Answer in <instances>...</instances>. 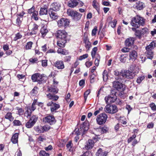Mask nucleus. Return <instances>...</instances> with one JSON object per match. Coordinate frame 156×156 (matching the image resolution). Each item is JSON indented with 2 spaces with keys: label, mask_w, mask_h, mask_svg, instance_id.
I'll return each instance as SVG.
<instances>
[{
  "label": "nucleus",
  "mask_w": 156,
  "mask_h": 156,
  "mask_svg": "<svg viewBox=\"0 0 156 156\" xmlns=\"http://www.w3.org/2000/svg\"><path fill=\"white\" fill-rule=\"evenodd\" d=\"M130 70L131 71L129 70H124L122 73V76L123 77L128 79H133L135 76V73L138 72L139 68L135 65L132 66L130 67Z\"/></svg>",
  "instance_id": "nucleus-1"
},
{
  "label": "nucleus",
  "mask_w": 156,
  "mask_h": 156,
  "mask_svg": "<svg viewBox=\"0 0 156 156\" xmlns=\"http://www.w3.org/2000/svg\"><path fill=\"white\" fill-rule=\"evenodd\" d=\"M87 126V123L83 122L80 125V129H75L73 134L76 135L74 139V140L76 142H77L79 139V135L82 134V136H83L88 130V128Z\"/></svg>",
  "instance_id": "nucleus-2"
},
{
  "label": "nucleus",
  "mask_w": 156,
  "mask_h": 156,
  "mask_svg": "<svg viewBox=\"0 0 156 156\" xmlns=\"http://www.w3.org/2000/svg\"><path fill=\"white\" fill-rule=\"evenodd\" d=\"M145 19L144 18L137 15L132 18L131 24L133 27L138 28L140 26H144L145 24Z\"/></svg>",
  "instance_id": "nucleus-3"
},
{
  "label": "nucleus",
  "mask_w": 156,
  "mask_h": 156,
  "mask_svg": "<svg viewBox=\"0 0 156 156\" xmlns=\"http://www.w3.org/2000/svg\"><path fill=\"white\" fill-rule=\"evenodd\" d=\"M67 13L68 16H71L72 18L75 21L79 20L82 16L81 14L70 9L67 10Z\"/></svg>",
  "instance_id": "nucleus-4"
},
{
  "label": "nucleus",
  "mask_w": 156,
  "mask_h": 156,
  "mask_svg": "<svg viewBox=\"0 0 156 156\" xmlns=\"http://www.w3.org/2000/svg\"><path fill=\"white\" fill-rule=\"evenodd\" d=\"M112 94L109 95L105 97V100L107 104H109L114 102L117 99V97L115 91H112Z\"/></svg>",
  "instance_id": "nucleus-5"
},
{
  "label": "nucleus",
  "mask_w": 156,
  "mask_h": 156,
  "mask_svg": "<svg viewBox=\"0 0 156 156\" xmlns=\"http://www.w3.org/2000/svg\"><path fill=\"white\" fill-rule=\"evenodd\" d=\"M107 118L108 116L105 113L100 114L97 117V123L99 125L104 124L106 121Z\"/></svg>",
  "instance_id": "nucleus-6"
},
{
  "label": "nucleus",
  "mask_w": 156,
  "mask_h": 156,
  "mask_svg": "<svg viewBox=\"0 0 156 156\" xmlns=\"http://www.w3.org/2000/svg\"><path fill=\"white\" fill-rule=\"evenodd\" d=\"M38 117L35 115H32L29 120L26 123V126L28 128L32 127L37 121Z\"/></svg>",
  "instance_id": "nucleus-7"
},
{
  "label": "nucleus",
  "mask_w": 156,
  "mask_h": 156,
  "mask_svg": "<svg viewBox=\"0 0 156 156\" xmlns=\"http://www.w3.org/2000/svg\"><path fill=\"white\" fill-rule=\"evenodd\" d=\"M69 23V20L66 18L61 19L57 22L58 26L61 28L66 27L68 26Z\"/></svg>",
  "instance_id": "nucleus-8"
},
{
  "label": "nucleus",
  "mask_w": 156,
  "mask_h": 156,
  "mask_svg": "<svg viewBox=\"0 0 156 156\" xmlns=\"http://www.w3.org/2000/svg\"><path fill=\"white\" fill-rule=\"evenodd\" d=\"M105 111L107 113L110 114H114L118 111L117 107L115 105H107L105 108Z\"/></svg>",
  "instance_id": "nucleus-9"
},
{
  "label": "nucleus",
  "mask_w": 156,
  "mask_h": 156,
  "mask_svg": "<svg viewBox=\"0 0 156 156\" xmlns=\"http://www.w3.org/2000/svg\"><path fill=\"white\" fill-rule=\"evenodd\" d=\"M43 121L45 123H48L50 125L54 124L56 120L53 115H48L43 119Z\"/></svg>",
  "instance_id": "nucleus-10"
},
{
  "label": "nucleus",
  "mask_w": 156,
  "mask_h": 156,
  "mask_svg": "<svg viewBox=\"0 0 156 156\" xmlns=\"http://www.w3.org/2000/svg\"><path fill=\"white\" fill-rule=\"evenodd\" d=\"M48 106H51L50 109L51 112H52L60 108V105L58 104L54 103L51 101L48 102L47 104Z\"/></svg>",
  "instance_id": "nucleus-11"
},
{
  "label": "nucleus",
  "mask_w": 156,
  "mask_h": 156,
  "mask_svg": "<svg viewBox=\"0 0 156 156\" xmlns=\"http://www.w3.org/2000/svg\"><path fill=\"white\" fill-rule=\"evenodd\" d=\"M67 34L63 30H58L57 31L56 37L58 39H66Z\"/></svg>",
  "instance_id": "nucleus-12"
},
{
  "label": "nucleus",
  "mask_w": 156,
  "mask_h": 156,
  "mask_svg": "<svg viewBox=\"0 0 156 156\" xmlns=\"http://www.w3.org/2000/svg\"><path fill=\"white\" fill-rule=\"evenodd\" d=\"M43 76L39 73L34 74L31 76V79L33 82H39L41 80Z\"/></svg>",
  "instance_id": "nucleus-13"
},
{
  "label": "nucleus",
  "mask_w": 156,
  "mask_h": 156,
  "mask_svg": "<svg viewBox=\"0 0 156 156\" xmlns=\"http://www.w3.org/2000/svg\"><path fill=\"white\" fill-rule=\"evenodd\" d=\"M113 87L118 90H124L123 84L119 81H115L113 83Z\"/></svg>",
  "instance_id": "nucleus-14"
},
{
  "label": "nucleus",
  "mask_w": 156,
  "mask_h": 156,
  "mask_svg": "<svg viewBox=\"0 0 156 156\" xmlns=\"http://www.w3.org/2000/svg\"><path fill=\"white\" fill-rule=\"evenodd\" d=\"M54 10L51 9H49L48 10V14L50 18L53 20L57 19L58 17V16L57 13Z\"/></svg>",
  "instance_id": "nucleus-15"
},
{
  "label": "nucleus",
  "mask_w": 156,
  "mask_h": 156,
  "mask_svg": "<svg viewBox=\"0 0 156 156\" xmlns=\"http://www.w3.org/2000/svg\"><path fill=\"white\" fill-rule=\"evenodd\" d=\"M135 39L133 37H130L126 39L125 41V45L126 46L131 47L134 43Z\"/></svg>",
  "instance_id": "nucleus-16"
},
{
  "label": "nucleus",
  "mask_w": 156,
  "mask_h": 156,
  "mask_svg": "<svg viewBox=\"0 0 156 156\" xmlns=\"http://www.w3.org/2000/svg\"><path fill=\"white\" fill-rule=\"evenodd\" d=\"M94 142L92 140H89L86 143L84 148L87 150L91 149L94 146Z\"/></svg>",
  "instance_id": "nucleus-17"
},
{
  "label": "nucleus",
  "mask_w": 156,
  "mask_h": 156,
  "mask_svg": "<svg viewBox=\"0 0 156 156\" xmlns=\"http://www.w3.org/2000/svg\"><path fill=\"white\" fill-rule=\"evenodd\" d=\"M55 66L58 69H62L65 67L63 62L62 60L56 61L55 63Z\"/></svg>",
  "instance_id": "nucleus-18"
},
{
  "label": "nucleus",
  "mask_w": 156,
  "mask_h": 156,
  "mask_svg": "<svg viewBox=\"0 0 156 156\" xmlns=\"http://www.w3.org/2000/svg\"><path fill=\"white\" fill-rule=\"evenodd\" d=\"M51 7L49 9H51L55 11H57L59 10L61 7V5L58 2H54L51 4Z\"/></svg>",
  "instance_id": "nucleus-19"
},
{
  "label": "nucleus",
  "mask_w": 156,
  "mask_h": 156,
  "mask_svg": "<svg viewBox=\"0 0 156 156\" xmlns=\"http://www.w3.org/2000/svg\"><path fill=\"white\" fill-rule=\"evenodd\" d=\"M79 2V0H70L68 2V5L71 8H74L78 5Z\"/></svg>",
  "instance_id": "nucleus-20"
},
{
  "label": "nucleus",
  "mask_w": 156,
  "mask_h": 156,
  "mask_svg": "<svg viewBox=\"0 0 156 156\" xmlns=\"http://www.w3.org/2000/svg\"><path fill=\"white\" fill-rule=\"evenodd\" d=\"M137 56V53L136 51L133 50L130 51L129 54V60L132 61L135 60L136 59Z\"/></svg>",
  "instance_id": "nucleus-21"
},
{
  "label": "nucleus",
  "mask_w": 156,
  "mask_h": 156,
  "mask_svg": "<svg viewBox=\"0 0 156 156\" xmlns=\"http://www.w3.org/2000/svg\"><path fill=\"white\" fill-rule=\"evenodd\" d=\"M135 5L136 9L138 10H141L145 7L144 4L140 2H136Z\"/></svg>",
  "instance_id": "nucleus-22"
},
{
  "label": "nucleus",
  "mask_w": 156,
  "mask_h": 156,
  "mask_svg": "<svg viewBox=\"0 0 156 156\" xmlns=\"http://www.w3.org/2000/svg\"><path fill=\"white\" fill-rule=\"evenodd\" d=\"M156 47V43L155 41H153L148 45L146 47V50L153 51V49Z\"/></svg>",
  "instance_id": "nucleus-23"
},
{
  "label": "nucleus",
  "mask_w": 156,
  "mask_h": 156,
  "mask_svg": "<svg viewBox=\"0 0 156 156\" xmlns=\"http://www.w3.org/2000/svg\"><path fill=\"white\" fill-rule=\"evenodd\" d=\"M108 152L106 151H103L101 148H99L96 152V156H107Z\"/></svg>",
  "instance_id": "nucleus-24"
},
{
  "label": "nucleus",
  "mask_w": 156,
  "mask_h": 156,
  "mask_svg": "<svg viewBox=\"0 0 156 156\" xmlns=\"http://www.w3.org/2000/svg\"><path fill=\"white\" fill-rule=\"evenodd\" d=\"M66 42V39H58L57 42V45L59 47H65Z\"/></svg>",
  "instance_id": "nucleus-25"
},
{
  "label": "nucleus",
  "mask_w": 156,
  "mask_h": 156,
  "mask_svg": "<svg viewBox=\"0 0 156 156\" xmlns=\"http://www.w3.org/2000/svg\"><path fill=\"white\" fill-rule=\"evenodd\" d=\"M18 136L19 133H15L12 135L11 141L13 144H16L18 143Z\"/></svg>",
  "instance_id": "nucleus-26"
},
{
  "label": "nucleus",
  "mask_w": 156,
  "mask_h": 156,
  "mask_svg": "<svg viewBox=\"0 0 156 156\" xmlns=\"http://www.w3.org/2000/svg\"><path fill=\"white\" fill-rule=\"evenodd\" d=\"M38 26L36 24H34L33 25V27L31 30V31L30 32V35H31L36 34L38 31Z\"/></svg>",
  "instance_id": "nucleus-27"
},
{
  "label": "nucleus",
  "mask_w": 156,
  "mask_h": 156,
  "mask_svg": "<svg viewBox=\"0 0 156 156\" xmlns=\"http://www.w3.org/2000/svg\"><path fill=\"white\" fill-rule=\"evenodd\" d=\"M47 96L49 99L55 101H57L59 98L58 96L54 94H47Z\"/></svg>",
  "instance_id": "nucleus-28"
},
{
  "label": "nucleus",
  "mask_w": 156,
  "mask_h": 156,
  "mask_svg": "<svg viewBox=\"0 0 156 156\" xmlns=\"http://www.w3.org/2000/svg\"><path fill=\"white\" fill-rule=\"evenodd\" d=\"M145 54L147 58L150 59H152L153 57V51L146 50L145 52Z\"/></svg>",
  "instance_id": "nucleus-29"
},
{
  "label": "nucleus",
  "mask_w": 156,
  "mask_h": 156,
  "mask_svg": "<svg viewBox=\"0 0 156 156\" xmlns=\"http://www.w3.org/2000/svg\"><path fill=\"white\" fill-rule=\"evenodd\" d=\"M108 128L106 126H104L101 128H98L97 130L100 132L101 133H106L108 130Z\"/></svg>",
  "instance_id": "nucleus-30"
},
{
  "label": "nucleus",
  "mask_w": 156,
  "mask_h": 156,
  "mask_svg": "<svg viewBox=\"0 0 156 156\" xmlns=\"http://www.w3.org/2000/svg\"><path fill=\"white\" fill-rule=\"evenodd\" d=\"M48 13V9L45 7L41 8L39 11V15H46Z\"/></svg>",
  "instance_id": "nucleus-31"
},
{
  "label": "nucleus",
  "mask_w": 156,
  "mask_h": 156,
  "mask_svg": "<svg viewBox=\"0 0 156 156\" xmlns=\"http://www.w3.org/2000/svg\"><path fill=\"white\" fill-rule=\"evenodd\" d=\"M48 31L47 28L44 27L41 28L40 30V32L42 34V36L43 37L46 35Z\"/></svg>",
  "instance_id": "nucleus-32"
},
{
  "label": "nucleus",
  "mask_w": 156,
  "mask_h": 156,
  "mask_svg": "<svg viewBox=\"0 0 156 156\" xmlns=\"http://www.w3.org/2000/svg\"><path fill=\"white\" fill-rule=\"evenodd\" d=\"M5 118L8 119L10 121H12L14 119V118L12 116L11 112L7 113L5 116Z\"/></svg>",
  "instance_id": "nucleus-33"
},
{
  "label": "nucleus",
  "mask_w": 156,
  "mask_h": 156,
  "mask_svg": "<svg viewBox=\"0 0 156 156\" xmlns=\"http://www.w3.org/2000/svg\"><path fill=\"white\" fill-rule=\"evenodd\" d=\"M34 130L38 133H43L42 126H37L34 127Z\"/></svg>",
  "instance_id": "nucleus-34"
},
{
  "label": "nucleus",
  "mask_w": 156,
  "mask_h": 156,
  "mask_svg": "<svg viewBox=\"0 0 156 156\" xmlns=\"http://www.w3.org/2000/svg\"><path fill=\"white\" fill-rule=\"evenodd\" d=\"M48 90L49 92L56 94L58 92V90L56 87H48Z\"/></svg>",
  "instance_id": "nucleus-35"
},
{
  "label": "nucleus",
  "mask_w": 156,
  "mask_h": 156,
  "mask_svg": "<svg viewBox=\"0 0 156 156\" xmlns=\"http://www.w3.org/2000/svg\"><path fill=\"white\" fill-rule=\"evenodd\" d=\"M103 78L104 81H106L108 79V74L107 71L105 70L103 73Z\"/></svg>",
  "instance_id": "nucleus-36"
},
{
  "label": "nucleus",
  "mask_w": 156,
  "mask_h": 156,
  "mask_svg": "<svg viewBox=\"0 0 156 156\" xmlns=\"http://www.w3.org/2000/svg\"><path fill=\"white\" fill-rule=\"evenodd\" d=\"M94 58H95L94 64L96 66H98L99 64V61L100 59V56L98 55H97L96 57L95 56Z\"/></svg>",
  "instance_id": "nucleus-37"
},
{
  "label": "nucleus",
  "mask_w": 156,
  "mask_h": 156,
  "mask_svg": "<svg viewBox=\"0 0 156 156\" xmlns=\"http://www.w3.org/2000/svg\"><path fill=\"white\" fill-rule=\"evenodd\" d=\"M32 111L30 109V107H28L27 108V111L25 113V115L28 118L29 116L31 115V111Z\"/></svg>",
  "instance_id": "nucleus-38"
},
{
  "label": "nucleus",
  "mask_w": 156,
  "mask_h": 156,
  "mask_svg": "<svg viewBox=\"0 0 156 156\" xmlns=\"http://www.w3.org/2000/svg\"><path fill=\"white\" fill-rule=\"evenodd\" d=\"M37 87L36 86H35L34 88L30 92L31 95L33 96L35 95L37 93Z\"/></svg>",
  "instance_id": "nucleus-39"
},
{
  "label": "nucleus",
  "mask_w": 156,
  "mask_h": 156,
  "mask_svg": "<svg viewBox=\"0 0 156 156\" xmlns=\"http://www.w3.org/2000/svg\"><path fill=\"white\" fill-rule=\"evenodd\" d=\"M98 50V48L97 47L93 48L91 52V55L93 59L95 57L97 51Z\"/></svg>",
  "instance_id": "nucleus-40"
},
{
  "label": "nucleus",
  "mask_w": 156,
  "mask_h": 156,
  "mask_svg": "<svg viewBox=\"0 0 156 156\" xmlns=\"http://www.w3.org/2000/svg\"><path fill=\"white\" fill-rule=\"evenodd\" d=\"M114 74L115 76H117L118 77H117L115 78V79L117 80L120 81V80H121V78H119V76H120V75L122 76V73H120L117 70H115L114 71Z\"/></svg>",
  "instance_id": "nucleus-41"
},
{
  "label": "nucleus",
  "mask_w": 156,
  "mask_h": 156,
  "mask_svg": "<svg viewBox=\"0 0 156 156\" xmlns=\"http://www.w3.org/2000/svg\"><path fill=\"white\" fill-rule=\"evenodd\" d=\"M38 12L37 11H35L33 13L32 17L35 20H38V17L37 16L38 15Z\"/></svg>",
  "instance_id": "nucleus-42"
},
{
  "label": "nucleus",
  "mask_w": 156,
  "mask_h": 156,
  "mask_svg": "<svg viewBox=\"0 0 156 156\" xmlns=\"http://www.w3.org/2000/svg\"><path fill=\"white\" fill-rule=\"evenodd\" d=\"M126 55H122L120 56L119 59L120 61L122 62H125L126 60Z\"/></svg>",
  "instance_id": "nucleus-43"
},
{
  "label": "nucleus",
  "mask_w": 156,
  "mask_h": 156,
  "mask_svg": "<svg viewBox=\"0 0 156 156\" xmlns=\"http://www.w3.org/2000/svg\"><path fill=\"white\" fill-rule=\"evenodd\" d=\"M92 6L97 10L98 9V3L96 0H94L92 2Z\"/></svg>",
  "instance_id": "nucleus-44"
},
{
  "label": "nucleus",
  "mask_w": 156,
  "mask_h": 156,
  "mask_svg": "<svg viewBox=\"0 0 156 156\" xmlns=\"http://www.w3.org/2000/svg\"><path fill=\"white\" fill-rule=\"evenodd\" d=\"M33 44L32 42L30 41L27 43L26 46V49L27 50L30 49L32 47V45Z\"/></svg>",
  "instance_id": "nucleus-45"
},
{
  "label": "nucleus",
  "mask_w": 156,
  "mask_h": 156,
  "mask_svg": "<svg viewBox=\"0 0 156 156\" xmlns=\"http://www.w3.org/2000/svg\"><path fill=\"white\" fill-rule=\"evenodd\" d=\"M22 36V35L20 33H18L15 34V36L14 38V40L16 41L17 40L21 38Z\"/></svg>",
  "instance_id": "nucleus-46"
},
{
  "label": "nucleus",
  "mask_w": 156,
  "mask_h": 156,
  "mask_svg": "<svg viewBox=\"0 0 156 156\" xmlns=\"http://www.w3.org/2000/svg\"><path fill=\"white\" fill-rule=\"evenodd\" d=\"M57 52L58 53L61 54L63 55H66L67 53L66 51L61 48H58L57 50Z\"/></svg>",
  "instance_id": "nucleus-47"
},
{
  "label": "nucleus",
  "mask_w": 156,
  "mask_h": 156,
  "mask_svg": "<svg viewBox=\"0 0 156 156\" xmlns=\"http://www.w3.org/2000/svg\"><path fill=\"white\" fill-rule=\"evenodd\" d=\"M148 29L146 28H144L140 30V34L144 35L145 34H147L148 33Z\"/></svg>",
  "instance_id": "nucleus-48"
},
{
  "label": "nucleus",
  "mask_w": 156,
  "mask_h": 156,
  "mask_svg": "<svg viewBox=\"0 0 156 156\" xmlns=\"http://www.w3.org/2000/svg\"><path fill=\"white\" fill-rule=\"evenodd\" d=\"M42 129H43V132L44 133V131H46L48 130L50 128L49 126L47 125H45L43 126H42Z\"/></svg>",
  "instance_id": "nucleus-49"
},
{
  "label": "nucleus",
  "mask_w": 156,
  "mask_h": 156,
  "mask_svg": "<svg viewBox=\"0 0 156 156\" xmlns=\"http://www.w3.org/2000/svg\"><path fill=\"white\" fill-rule=\"evenodd\" d=\"M40 156H49V154L44 151H41L40 152Z\"/></svg>",
  "instance_id": "nucleus-50"
},
{
  "label": "nucleus",
  "mask_w": 156,
  "mask_h": 156,
  "mask_svg": "<svg viewBox=\"0 0 156 156\" xmlns=\"http://www.w3.org/2000/svg\"><path fill=\"white\" fill-rule=\"evenodd\" d=\"M14 125L16 126H20L22 125L21 122L19 120H15L13 122Z\"/></svg>",
  "instance_id": "nucleus-51"
},
{
  "label": "nucleus",
  "mask_w": 156,
  "mask_h": 156,
  "mask_svg": "<svg viewBox=\"0 0 156 156\" xmlns=\"http://www.w3.org/2000/svg\"><path fill=\"white\" fill-rule=\"evenodd\" d=\"M85 47L86 49H87V50H89L91 46V44L90 41L88 42L85 43Z\"/></svg>",
  "instance_id": "nucleus-52"
},
{
  "label": "nucleus",
  "mask_w": 156,
  "mask_h": 156,
  "mask_svg": "<svg viewBox=\"0 0 156 156\" xmlns=\"http://www.w3.org/2000/svg\"><path fill=\"white\" fill-rule=\"evenodd\" d=\"M35 7L34 6H33L30 9H29L28 10V13H34V12H35V11H36L35 10Z\"/></svg>",
  "instance_id": "nucleus-53"
},
{
  "label": "nucleus",
  "mask_w": 156,
  "mask_h": 156,
  "mask_svg": "<svg viewBox=\"0 0 156 156\" xmlns=\"http://www.w3.org/2000/svg\"><path fill=\"white\" fill-rule=\"evenodd\" d=\"M144 78L145 77L144 76L138 77L136 80L137 82L138 83H140L144 79Z\"/></svg>",
  "instance_id": "nucleus-54"
},
{
  "label": "nucleus",
  "mask_w": 156,
  "mask_h": 156,
  "mask_svg": "<svg viewBox=\"0 0 156 156\" xmlns=\"http://www.w3.org/2000/svg\"><path fill=\"white\" fill-rule=\"evenodd\" d=\"M88 54H85L82 55L80 56L79 58V60H82L87 58L88 57Z\"/></svg>",
  "instance_id": "nucleus-55"
},
{
  "label": "nucleus",
  "mask_w": 156,
  "mask_h": 156,
  "mask_svg": "<svg viewBox=\"0 0 156 156\" xmlns=\"http://www.w3.org/2000/svg\"><path fill=\"white\" fill-rule=\"evenodd\" d=\"M66 146L67 148L69 149V151H72L71 148L72 146V143L71 141L69 142L67 144Z\"/></svg>",
  "instance_id": "nucleus-56"
},
{
  "label": "nucleus",
  "mask_w": 156,
  "mask_h": 156,
  "mask_svg": "<svg viewBox=\"0 0 156 156\" xmlns=\"http://www.w3.org/2000/svg\"><path fill=\"white\" fill-rule=\"evenodd\" d=\"M22 20V16L18 17L16 20V24L19 25L21 23V20Z\"/></svg>",
  "instance_id": "nucleus-57"
},
{
  "label": "nucleus",
  "mask_w": 156,
  "mask_h": 156,
  "mask_svg": "<svg viewBox=\"0 0 156 156\" xmlns=\"http://www.w3.org/2000/svg\"><path fill=\"white\" fill-rule=\"evenodd\" d=\"M150 106L152 110L154 111L156 110V106L154 103H151L150 105Z\"/></svg>",
  "instance_id": "nucleus-58"
},
{
  "label": "nucleus",
  "mask_w": 156,
  "mask_h": 156,
  "mask_svg": "<svg viewBox=\"0 0 156 156\" xmlns=\"http://www.w3.org/2000/svg\"><path fill=\"white\" fill-rule=\"evenodd\" d=\"M42 63V66L43 67H46L47 66V60H44L41 61Z\"/></svg>",
  "instance_id": "nucleus-59"
},
{
  "label": "nucleus",
  "mask_w": 156,
  "mask_h": 156,
  "mask_svg": "<svg viewBox=\"0 0 156 156\" xmlns=\"http://www.w3.org/2000/svg\"><path fill=\"white\" fill-rule=\"evenodd\" d=\"M90 91L89 90H87L84 93V99L86 100L87 99L88 95L90 94Z\"/></svg>",
  "instance_id": "nucleus-60"
},
{
  "label": "nucleus",
  "mask_w": 156,
  "mask_h": 156,
  "mask_svg": "<svg viewBox=\"0 0 156 156\" xmlns=\"http://www.w3.org/2000/svg\"><path fill=\"white\" fill-rule=\"evenodd\" d=\"M136 137L135 134H133L132 136L130 137L128 140V143L131 142L133 139H135Z\"/></svg>",
  "instance_id": "nucleus-61"
},
{
  "label": "nucleus",
  "mask_w": 156,
  "mask_h": 156,
  "mask_svg": "<svg viewBox=\"0 0 156 156\" xmlns=\"http://www.w3.org/2000/svg\"><path fill=\"white\" fill-rule=\"evenodd\" d=\"M117 21L116 20H114L113 21L110 22L111 26L112 28H114L115 27Z\"/></svg>",
  "instance_id": "nucleus-62"
},
{
  "label": "nucleus",
  "mask_w": 156,
  "mask_h": 156,
  "mask_svg": "<svg viewBox=\"0 0 156 156\" xmlns=\"http://www.w3.org/2000/svg\"><path fill=\"white\" fill-rule=\"evenodd\" d=\"M97 30V27H95L93 29L92 31V36H94L96 33V31Z\"/></svg>",
  "instance_id": "nucleus-63"
},
{
  "label": "nucleus",
  "mask_w": 156,
  "mask_h": 156,
  "mask_svg": "<svg viewBox=\"0 0 156 156\" xmlns=\"http://www.w3.org/2000/svg\"><path fill=\"white\" fill-rule=\"evenodd\" d=\"M86 66L88 67H90L92 65V62H87L85 63Z\"/></svg>",
  "instance_id": "nucleus-64"
}]
</instances>
